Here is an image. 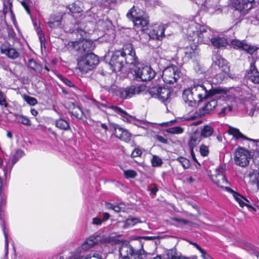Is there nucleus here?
<instances>
[{"label":"nucleus","instance_id":"15","mask_svg":"<svg viewBox=\"0 0 259 259\" xmlns=\"http://www.w3.org/2000/svg\"><path fill=\"white\" fill-rule=\"evenodd\" d=\"M231 44L234 49L244 50L250 54H252L257 50L256 47L248 44L244 40L235 39L232 40Z\"/></svg>","mask_w":259,"mask_h":259},{"label":"nucleus","instance_id":"3","mask_svg":"<svg viewBox=\"0 0 259 259\" xmlns=\"http://www.w3.org/2000/svg\"><path fill=\"white\" fill-rule=\"evenodd\" d=\"M72 32L76 36L78 40L69 42L68 48L71 47L73 50L78 52V53L80 54L92 53L91 52L95 49V44L91 40L84 39L86 35L85 31L81 29H77Z\"/></svg>","mask_w":259,"mask_h":259},{"label":"nucleus","instance_id":"48","mask_svg":"<svg viewBox=\"0 0 259 259\" xmlns=\"http://www.w3.org/2000/svg\"><path fill=\"white\" fill-rule=\"evenodd\" d=\"M199 151L202 156H206L209 153L208 148L207 146L202 144L200 146Z\"/></svg>","mask_w":259,"mask_h":259},{"label":"nucleus","instance_id":"20","mask_svg":"<svg viewBox=\"0 0 259 259\" xmlns=\"http://www.w3.org/2000/svg\"><path fill=\"white\" fill-rule=\"evenodd\" d=\"M114 127L115 136L125 142H128L131 140V134L127 130L123 128L119 125L116 124Z\"/></svg>","mask_w":259,"mask_h":259},{"label":"nucleus","instance_id":"9","mask_svg":"<svg viewBox=\"0 0 259 259\" xmlns=\"http://www.w3.org/2000/svg\"><path fill=\"white\" fill-rule=\"evenodd\" d=\"M148 92L152 97L158 99L163 103H166L171 95L170 89L160 86H156L150 88Z\"/></svg>","mask_w":259,"mask_h":259},{"label":"nucleus","instance_id":"8","mask_svg":"<svg viewBox=\"0 0 259 259\" xmlns=\"http://www.w3.org/2000/svg\"><path fill=\"white\" fill-rule=\"evenodd\" d=\"M137 80L147 81L152 80L156 75V72L148 65H139L134 70Z\"/></svg>","mask_w":259,"mask_h":259},{"label":"nucleus","instance_id":"45","mask_svg":"<svg viewBox=\"0 0 259 259\" xmlns=\"http://www.w3.org/2000/svg\"><path fill=\"white\" fill-rule=\"evenodd\" d=\"M36 31L37 33V34L39 37L41 47H42L43 46H45V37L44 34H43V33L39 27H36Z\"/></svg>","mask_w":259,"mask_h":259},{"label":"nucleus","instance_id":"26","mask_svg":"<svg viewBox=\"0 0 259 259\" xmlns=\"http://www.w3.org/2000/svg\"><path fill=\"white\" fill-rule=\"evenodd\" d=\"M212 182L220 188H224L225 185L228 183L227 180L225 176L222 174H217L211 177Z\"/></svg>","mask_w":259,"mask_h":259},{"label":"nucleus","instance_id":"1","mask_svg":"<svg viewBox=\"0 0 259 259\" xmlns=\"http://www.w3.org/2000/svg\"><path fill=\"white\" fill-rule=\"evenodd\" d=\"M210 96L225 99L228 97V91L226 88L213 89L210 83L206 82L201 84L194 85L185 90L183 94V98L189 106H194L197 102H200Z\"/></svg>","mask_w":259,"mask_h":259},{"label":"nucleus","instance_id":"17","mask_svg":"<svg viewBox=\"0 0 259 259\" xmlns=\"http://www.w3.org/2000/svg\"><path fill=\"white\" fill-rule=\"evenodd\" d=\"M143 90L144 87L142 85H133L122 90L120 93V97L124 99L130 98L134 95L139 94Z\"/></svg>","mask_w":259,"mask_h":259},{"label":"nucleus","instance_id":"16","mask_svg":"<svg viewBox=\"0 0 259 259\" xmlns=\"http://www.w3.org/2000/svg\"><path fill=\"white\" fill-rule=\"evenodd\" d=\"M199 49L195 44L188 46L184 49L185 58L195 62L199 58Z\"/></svg>","mask_w":259,"mask_h":259},{"label":"nucleus","instance_id":"11","mask_svg":"<svg viewBox=\"0 0 259 259\" xmlns=\"http://www.w3.org/2000/svg\"><path fill=\"white\" fill-rule=\"evenodd\" d=\"M250 159L249 152L244 148H239L235 152V163L241 167H245L249 163Z\"/></svg>","mask_w":259,"mask_h":259},{"label":"nucleus","instance_id":"33","mask_svg":"<svg viewBox=\"0 0 259 259\" xmlns=\"http://www.w3.org/2000/svg\"><path fill=\"white\" fill-rule=\"evenodd\" d=\"M201 138L196 135H194L191 136L190 140L189 142V146L191 150L196 146L200 142Z\"/></svg>","mask_w":259,"mask_h":259},{"label":"nucleus","instance_id":"51","mask_svg":"<svg viewBox=\"0 0 259 259\" xmlns=\"http://www.w3.org/2000/svg\"><path fill=\"white\" fill-rule=\"evenodd\" d=\"M24 99L30 105H35L37 103V100L35 98L28 96H25Z\"/></svg>","mask_w":259,"mask_h":259},{"label":"nucleus","instance_id":"61","mask_svg":"<svg viewBox=\"0 0 259 259\" xmlns=\"http://www.w3.org/2000/svg\"><path fill=\"white\" fill-rule=\"evenodd\" d=\"M102 3L105 5L108 6L111 4L114 3L116 0H101Z\"/></svg>","mask_w":259,"mask_h":259},{"label":"nucleus","instance_id":"56","mask_svg":"<svg viewBox=\"0 0 259 259\" xmlns=\"http://www.w3.org/2000/svg\"><path fill=\"white\" fill-rule=\"evenodd\" d=\"M67 259H81V255L78 251L74 252L72 255L68 257Z\"/></svg>","mask_w":259,"mask_h":259},{"label":"nucleus","instance_id":"29","mask_svg":"<svg viewBox=\"0 0 259 259\" xmlns=\"http://www.w3.org/2000/svg\"><path fill=\"white\" fill-rule=\"evenodd\" d=\"M234 197L236 201L239 203L240 207H243L244 206H246L248 207H251V206L247 203H249V201L240 195L238 193H235L234 194ZM252 209H254L251 207Z\"/></svg>","mask_w":259,"mask_h":259},{"label":"nucleus","instance_id":"22","mask_svg":"<svg viewBox=\"0 0 259 259\" xmlns=\"http://www.w3.org/2000/svg\"><path fill=\"white\" fill-rule=\"evenodd\" d=\"M246 77L248 81L254 84H259V72L254 65V63L250 65V69L246 74Z\"/></svg>","mask_w":259,"mask_h":259},{"label":"nucleus","instance_id":"43","mask_svg":"<svg viewBox=\"0 0 259 259\" xmlns=\"http://www.w3.org/2000/svg\"><path fill=\"white\" fill-rule=\"evenodd\" d=\"M81 259H103L102 255L95 252H91L86 256L81 255Z\"/></svg>","mask_w":259,"mask_h":259},{"label":"nucleus","instance_id":"44","mask_svg":"<svg viewBox=\"0 0 259 259\" xmlns=\"http://www.w3.org/2000/svg\"><path fill=\"white\" fill-rule=\"evenodd\" d=\"M177 160L182 165L184 168H188L189 167L190 162L187 159L184 157H180L177 159Z\"/></svg>","mask_w":259,"mask_h":259},{"label":"nucleus","instance_id":"46","mask_svg":"<svg viewBox=\"0 0 259 259\" xmlns=\"http://www.w3.org/2000/svg\"><path fill=\"white\" fill-rule=\"evenodd\" d=\"M123 172L125 177L127 179L134 178L137 175L136 171L131 169L124 170Z\"/></svg>","mask_w":259,"mask_h":259},{"label":"nucleus","instance_id":"32","mask_svg":"<svg viewBox=\"0 0 259 259\" xmlns=\"http://www.w3.org/2000/svg\"><path fill=\"white\" fill-rule=\"evenodd\" d=\"M24 152L21 149H18L16 151L15 153L14 154L12 159V165L10 168V171L11 170L13 165L19 160V159L22 157Z\"/></svg>","mask_w":259,"mask_h":259},{"label":"nucleus","instance_id":"31","mask_svg":"<svg viewBox=\"0 0 259 259\" xmlns=\"http://www.w3.org/2000/svg\"><path fill=\"white\" fill-rule=\"evenodd\" d=\"M213 132V128L208 125L204 126L201 131V136L207 138L210 136Z\"/></svg>","mask_w":259,"mask_h":259},{"label":"nucleus","instance_id":"18","mask_svg":"<svg viewBox=\"0 0 259 259\" xmlns=\"http://www.w3.org/2000/svg\"><path fill=\"white\" fill-rule=\"evenodd\" d=\"M228 97L226 98L225 99H223V98H215L214 96H211L213 97V98L210 101H208L205 105L202 107V109L204 111L203 114H208L210 111H212L215 108L218 106L219 103V101H227L229 99V96L230 95V90H228Z\"/></svg>","mask_w":259,"mask_h":259},{"label":"nucleus","instance_id":"64","mask_svg":"<svg viewBox=\"0 0 259 259\" xmlns=\"http://www.w3.org/2000/svg\"><path fill=\"white\" fill-rule=\"evenodd\" d=\"M103 221H106L108 220L110 218V214L107 212H104L103 214Z\"/></svg>","mask_w":259,"mask_h":259},{"label":"nucleus","instance_id":"24","mask_svg":"<svg viewBox=\"0 0 259 259\" xmlns=\"http://www.w3.org/2000/svg\"><path fill=\"white\" fill-rule=\"evenodd\" d=\"M228 127L227 133L228 134L232 135L235 140H238L242 139L244 140L255 141V140H253L246 137L242 134L238 128H235L230 125H229Z\"/></svg>","mask_w":259,"mask_h":259},{"label":"nucleus","instance_id":"13","mask_svg":"<svg viewBox=\"0 0 259 259\" xmlns=\"http://www.w3.org/2000/svg\"><path fill=\"white\" fill-rule=\"evenodd\" d=\"M254 0H230V5L236 10L246 12L253 7Z\"/></svg>","mask_w":259,"mask_h":259},{"label":"nucleus","instance_id":"5","mask_svg":"<svg viewBox=\"0 0 259 259\" xmlns=\"http://www.w3.org/2000/svg\"><path fill=\"white\" fill-rule=\"evenodd\" d=\"M78 59L77 67L82 73H86L93 69L99 63L98 57L93 53L81 54Z\"/></svg>","mask_w":259,"mask_h":259},{"label":"nucleus","instance_id":"14","mask_svg":"<svg viewBox=\"0 0 259 259\" xmlns=\"http://www.w3.org/2000/svg\"><path fill=\"white\" fill-rule=\"evenodd\" d=\"M1 53L7 56L9 58L14 60L19 57V53L8 42H4L0 47Z\"/></svg>","mask_w":259,"mask_h":259},{"label":"nucleus","instance_id":"19","mask_svg":"<svg viewBox=\"0 0 259 259\" xmlns=\"http://www.w3.org/2000/svg\"><path fill=\"white\" fill-rule=\"evenodd\" d=\"M65 15L60 13L51 15L47 23L49 27L52 29L62 28L61 21Z\"/></svg>","mask_w":259,"mask_h":259},{"label":"nucleus","instance_id":"28","mask_svg":"<svg viewBox=\"0 0 259 259\" xmlns=\"http://www.w3.org/2000/svg\"><path fill=\"white\" fill-rule=\"evenodd\" d=\"M258 169L259 168L258 167ZM248 177L249 178V182L253 184L256 185L259 189V172L257 170H252L249 173Z\"/></svg>","mask_w":259,"mask_h":259},{"label":"nucleus","instance_id":"54","mask_svg":"<svg viewBox=\"0 0 259 259\" xmlns=\"http://www.w3.org/2000/svg\"><path fill=\"white\" fill-rule=\"evenodd\" d=\"M172 220L177 222L180 225H188L190 224V222L185 219H179L177 218H173Z\"/></svg>","mask_w":259,"mask_h":259},{"label":"nucleus","instance_id":"63","mask_svg":"<svg viewBox=\"0 0 259 259\" xmlns=\"http://www.w3.org/2000/svg\"><path fill=\"white\" fill-rule=\"evenodd\" d=\"M157 139L163 143H166L167 140L161 136H157Z\"/></svg>","mask_w":259,"mask_h":259},{"label":"nucleus","instance_id":"42","mask_svg":"<svg viewBox=\"0 0 259 259\" xmlns=\"http://www.w3.org/2000/svg\"><path fill=\"white\" fill-rule=\"evenodd\" d=\"M192 244L200 251L201 254V256L203 259H212L198 244L196 243H192Z\"/></svg>","mask_w":259,"mask_h":259},{"label":"nucleus","instance_id":"50","mask_svg":"<svg viewBox=\"0 0 259 259\" xmlns=\"http://www.w3.org/2000/svg\"><path fill=\"white\" fill-rule=\"evenodd\" d=\"M133 52H135V51L133 50L131 46H128L125 47L122 52H121L122 55L123 56L130 55Z\"/></svg>","mask_w":259,"mask_h":259},{"label":"nucleus","instance_id":"34","mask_svg":"<svg viewBox=\"0 0 259 259\" xmlns=\"http://www.w3.org/2000/svg\"><path fill=\"white\" fill-rule=\"evenodd\" d=\"M137 58L136 56V53L133 52L130 55L124 56V62L126 64H134L136 63Z\"/></svg>","mask_w":259,"mask_h":259},{"label":"nucleus","instance_id":"55","mask_svg":"<svg viewBox=\"0 0 259 259\" xmlns=\"http://www.w3.org/2000/svg\"><path fill=\"white\" fill-rule=\"evenodd\" d=\"M142 154L141 150L139 148H135L132 153L133 157H136L140 156Z\"/></svg>","mask_w":259,"mask_h":259},{"label":"nucleus","instance_id":"59","mask_svg":"<svg viewBox=\"0 0 259 259\" xmlns=\"http://www.w3.org/2000/svg\"><path fill=\"white\" fill-rule=\"evenodd\" d=\"M21 5L23 6V7L24 8V9L27 11V12L28 14H29L30 13V10H29V6H28L27 3L25 1H22L21 2Z\"/></svg>","mask_w":259,"mask_h":259},{"label":"nucleus","instance_id":"2","mask_svg":"<svg viewBox=\"0 0 259 259\" xmlns=\"http://www.w3.org/2000/svg\"><path fill=\"white\" fill-rule=\"evenodd\" d=\"M196 16L187 22L183 26V32L190 41L209 45L213 36V30L208 26L196 21Z\"/></svg>","mask_w":259,"mask_h":259},{"label":"nucleus","instance_id":"30","mask_svg":"<svg viewBox=\"0 0 259 259\" xmlns=\"http://www.w3.org/2000/svg\"><path fill=\"white\" fill-rule=\"evenodd\" d=\"M69 109H72L71 111L72 114L77 118H81L82 115V111L78 106H76L74 103H72Z\"/></svg>","mask_w":259,"mask_h":259},{"label":"nucleus","instance_id":"6","mask_svg":"<svg viewBox=\"0 0 259 259\" xmlns=\"http://www.w3.org/2000/svg\"><path fill=\"white\" fill-rule=\"evenodd\" d=\"M142 12L140 10L133 7L127 13V17L131 19L135 27L142 31L145 30L149 23V20L146 16L141 14Z\"/></svg>","mask_w":259,"mask_h":259},{"label":"nucleus","instance_id":"39","mask_svg":"<svg viewBox=\"0 0 259 259\" xmlns=\"http://www.w3.org/2000/svg\"><path fill=\"white\" fill-rule=\"evenodd\" d=\"M207 11L211 14H219L221 12V8L220 6L215 4V5H210L207 8Z\"/></svg>","mask_w":259,"mask_h":259},{"label":"nucleus","instance_id":"12","mask_svg":"<svg viewBox=\"0 0 259 259\" xmlns=\"http://www.w3.org/2000/svg\"><path fill=\"white\" fill-rule=\"evenodd\" d=\"M123 63L124 56L121 51H116L112 54L109 64L113 71H120L123 66Z\"/></svg>","mask_w":259,"mask_h":259},{"label":"nucleus","instance_id":"10","mask_svg":"<svg viewBox=\"0 0 259 259\" xmlns=\"http://www.w3.org/2000/svg\"><path fill=\"white\" fill-rule=\"evenodd\" d=\"M180 76L178 67L171 65L163 70L162 77L164 82L170 84L176 82Z\"/></svg>","mask_w":259,"mask_h":259},{"label":"nucleus","instance_id":"36","mask_svg":"<svg viewBox=\"0 0 259 259\" xmlns=\"http://www.w3.org/2000/svg\"><path fill=\"white\" fill-rule=\"evenodd\" d=\"M15 117L19 122L25 125L30 126L31 125V121L27 117L20 114L16 115Z\"/></svg>","mask_w":259,"mask_h":259},{"label":"nucleus","instance_id":"53","mask_svg":"<svg viewBox=\"0 0 259 259\" xmlns=\"http://www.w3.org/2000/svg\"><path fill=\"white\" fill-rule=\"evenodd\" d=\"M0 105L5 107L7 106L6 96L2 91H0Z\"/></svg>","mask_w":259,"mask_h":259},{"label":"nucleus","instance_id":"62","mask_svg":"<svg viewBox=\"0 0 259 259\" xmlns=\"http://www.w3.org/2000/svg\"><path fill=\"white\" fill-rule=\"evenodd\" d=\"M113 210L115 212H119L122 210V208L118 205H114V207H113Z\"/></svg>","mask_w":259,"mask_h":259},{"label":"nucleus","instance_id":"4","mask_svg":"<svg viewBox=\"0 0 259 259\" xmlns=\"http://www.w3.org/2000/svg\"><path fill=\"white\" fill-rule=\"evenodd\" d=\"M212 60L213 65L212 75L217 83H222L228 76L230 72V66L228 62L219 55H214Z\"/></svg>","mask_w":259,"mask_h":259},{"label":"nucleus","instance_id":"38","mask_svg":"<svg viewBox=\"0 0 259 259\" xmlns=\"http://www.w3.org/2000/svg\"><path fill=\"white\" fill-rule=\"evenodd\" d=\"M139 222V220L137 218H130L127 219L124 222V228H130L135 226L136 224H138Z\"/></svg>","mask_w":259,"mask_h":259},{"label":"nucleus","instance_id":"37","mask_svg":"<svg viewBox=\"0 0 259 259\" xmlns=\"http://www.w3.org/2000/svg\"><path fill=\"white\" fill-rule=\"evenodd\" d=\"M28 66L36 72L41 71V67L36 61L31 59L28 61Z\"/></svg>","mask_w":259,"mask_h":259},{"label":"nucleus","instance_id":"7","mask_svg":"<svg viewBox=\"0 0 259 259\" xmlns=\"http://www.w3.org/2000/svg\"><path fill=\"white\" fill-rule=\"evenodd\" d=\"M119 251L121 259H145L146 257L143 249L135 251L128 243L122 244Z\"/></svg>","mask_w":259,"mask_h":259},{"label":"nucleus","instance_id":"23","mask_svg":"<svg viewBox=\"0 0 259 259\" xmlns=\"http://www.w3.org/2000/svg\"><path fill=\"white\" fill-rule=\"evenodd\" d=\"M99 241H101V236L97 235L90 236L82 244L81 248L84 251L88 250L97 244Z\"/></svg>","mask_w":259,"mask_h":259},{"label":"nucleus","instance_id":"25","mask_svg":"<svg viewBox=\"0 0 259 259\" xmlns=\"http://www.w3.org/2000/svg\"><path fill=\"white\" fill-rule=\"evenodd\" d=\"M213 47L216 48H222L226 47L228 44V41L227 38L224 37L217 36L211 38V40L210 42Z\"/></svg>","mask_w":259,"mask_h":259},{"label":"nucleus","instance_id":"41","mask_svg":"<svg viewBox=\"0 0 259 259\" xmlns=\"http://www.w3.org/2000/svg\"><path fill=\"white\" fill-rule=\"evenodd\" d=\"M162 159L156 155H153L152 158L151 159V163L153 166L154 167H158L162 165Z\"/></svg>","mask_w":259,"mask_h":259},{"label":"nucleus","instance_id":"27","mask_svg":"<svg viewBox=\"0 0 259 259\" xmlns=\"http://www.w3.org/2000/svg\"><path fill=\"white\" fill-rule=\"evenodd\" d=\"M108 108L112 110L115 113L120 115L121 116L122 119L124 121L128 122L129 119L127 116L131 117V116L125 111L122 110L120 107L114 106H109Z\"/></svg>","mask_w":259,"mask_h":259},{"label":"nucleus","instance_id":"57","mask_svg":"<svg viewBox=\"0 0 259 259\" xmlns=\"http://www.w3.org/2000/svg\"><path fill=\"white\" fill-rule=\"evenodd\" d=\"M103 220L99 217H96L93 219V224L96 225H101L103 222Z\"/></svg>","mask_w":259,"mask_h":259},{"label":"nucleus","instance_id":"35","mask_svg":"<svg viewBox=\"0 0 259 259\" xmlns=\"http://www.w3.org/2000/svg\"><path fill=\"white\" fill-rule=\"evenodd\" d=\"M56 125L59 128L63 130H67L69 128L68 122L62 118L56 120Z\"/></svg>","mask_w":259,"mask_h":259},{"label":"nucleus","instance_id":"40","mask_svg":"<svg viewBox=\"0 0 259 259\" xmlns=\"http://www.w3.org/2000/svg\"><path fill=\"white\" fill-rule=\"evenodd\" d=\"M166 131L167 133L171 134H181L183 133L184 128L181 126H175L168 128Z\"/></svg>","mask_w":259,"mask_h":259},{"label":"nucleus","instance_id":"47","mask_svg":"<svg viewBox=\"0 0 259 259\" xmlns=\"http://www.w3.org/2000/svg\"><path fill=\"white\" fill-rule=\"evenodd\" d=\"M68 9L72 13H79L81 11V8L75 3L69 5Z\"/></svg>","mask_w":259,"mask_h":259},{"label":"nucleus","instance_id":"21","mask_svg":"<svg viewBox=\"0 0 259 259\" xmlns=\"http://www.w3.org/2000/svg\"><path fill=\"white\" fill-rule=\"evenodd\" d=\"M165 27L163 25H155L148 33L149 36L152 39H160L164 35Z\"/></svg>","mask_w":259,"mask_h":259},{"label":"nucleus","instance_id":"58","mask_svg":"<svg viewBox=\"0 0 259 259\" xmlns=\"http://www.w3.org/2000/svg\"><path fill=\"white\" fill-rule=\"evenodd\" d=\"M4 236L5 239V250H6V254L5 256H7V254L8 253V234L4 231Z\"/></svg>","mask_w":259,"mask_h":259},{"label":"nucleus","instance_id":"49","mask_svg":"<svg viewBox=\"0 0 259 259\" xmlns=\"http://www.w3.org/2000/svg\"><path fill=\"white\" fill-rule=\"evenodd\" d=\"M232 109V107L230 105H227L226 106H225L223 107L220 112L219 113V114L220 116H224L226 114L228 113V112H230Z\"/></svg>","mask_w":259,"mask_h":259},{"label":"nucleus","instance_id":"52","mask_svg":"<svg viewBox=\"0 0 259 259\" xmlns=\"http://www.w3.org/2000/svg\"><path fill=\"white\" fill-rule=\"evenodd\" d=\"M59 78L66 85L69 87H74V84L67 78L63 77L62 75H59Z\"/></svg>","mask_w":259,"mask_h":259},{"label":"nucleus","instance_id":"60","mask_svg":"<svg viewBox=\"0 0 259 259\" xmlns=\"http://www.w3.org/2000/svg\"><path fill=\"white\" fill-rule=\"evenodd\" d=\"M174 120H171L168 122H162L159 123V124L161 126H168L171 125L174 122Z\"/></svg>","mask_w":259,"mask_h":259}]
</instances>
